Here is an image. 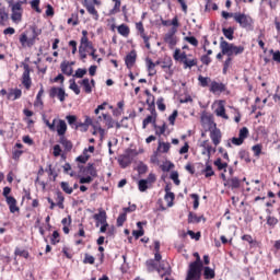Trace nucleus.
Segmentation results:
<instances>
[{"label":"nucleus","instance_id":"obj_1","mask_svg":"<svg viewBox=\"0 0 280 280\" xmlns=\"http://www.w3.org/2000/svg\"><path fill=\"white\" fill-rule=\"evenodd\" d=\"M220 49L223 56H240V54H244V46H235V44L224 40V37H221Z\"/></svg>","mask_w":280,"mask_h":280},{"label":"nucleus","instance_id":"obj_2","mask_svg":"<svg viewBox=\"0 0 280 280\" xmlns=\"http://www.w3.org/2000/svg\"><path fill=\"white\" fill-rule=\"evenodd\" d=\"M233 19L243 30L253 31V23L255 22L253 21V18H250V15H246L245 13H234Z\"/></svg>","mask_w":280,"mask_h":280},{"label":"nucleus","instance_id":"obj_3","mask_svg":"<svg viewBox=\"0 0 280 280\" xmlns=\"http://www.w3.org/2000/svg\"><path fill=\"white\" fill-rule=\"evenodd\" d=\"M11 191H12V188L5 186L3 188L2 196L7 200V205L9 206L10 213H16V211H20V208L16 206V199L10 196Z\"/></svg>","mask_w":280,"mask_h":280},{"label":"nucleus","instance_id":"obj_4","mask_svg":"<svg viewBox=\"0 0 280 280\" xmlns=\"http://www.w3.org/2000/svg\"><path fill=\"white\" fill-rule=\"evenodd\" d=\"M202 268H203V265H200L197 262H190L188 266L187 276L195 280H200L202 277Z\"/></svg>","mask_w":280,"mask_h":280},{"label":"nucleus","instance_id":"obj_5","mask_svg":"<svg viewBox=\"0 0 280 280\" xmlns=\"http://www.w3.org/2000/svg\"><path fill=\"white\" fill-rule=\"evenodd\" d=\"M133 156H137V152H135V150H132V149H128L126 151V154L121 155L118 159V163H119L120 167H122V170H126V167L131 165Z\"/></svg>","mask_w":280,"mask_h":280},{"label":"nucleus","instance_id":"obj_6","mask_svg":"<svg viewBox=\"0 0 280 280\" xmlns=\"http://www.w3.org/2000/svg\"><path fill=\"white\" fill-rule=\"evenodd\" d=\"M156 272L160 275L161 278L163 277H172V267L170 262L162 260L158 265Z\"/></svg>","mask_w":280,"mask_h":280},{"label":"nucleus","instance_id":"obj_7","mask_svg":"<svg viewBox=\"0 0 280 280\" xmlns=\"http://www.w3.org/2000/svg\"><path fill=\"white\" fill-rule=\"evenodd\" d=\"M69 94L65 92V88H56L52 86L49 91V97H58L59 102H65L66 97H68Z\"/></svg>","mask_w":280,"mask_h":280},{"label":"nucleus","instance_id":"obj_8","mask_svg":"<svg viewBox=\"0 0 280 280\" xmlns=\"http://www.w3.org/2000/svg\"><path fill=\"white\" fill-rule=\"evenodd\" d=\"M30 65L24 63V72L22 74V84L25 89L30 90L32 88V78L30 77Z\"/></svg>","mask_w":280,"mask_h":280},{"label":"nucleus","instance_id":"obj_9","mask_svg":"<svg viewBox=\"0 0 280 280\" xmlns=\"http://www.w3.org/2000/svg\"><path fill=\"white\" fill-rule=\"evenodd\" d=\"M80 172H83V174H90L92 178H97V168H95V164L89 163L86 167L79 166Z\"/></svg>","mask_w":280,"mask_h":280},{"label":"nucleus","instance_id":"obj_10","mask_svg":"<svg viewBox=\"0 0 280 280\" xmlns=\"http://www.w3.org/2000/svg\"><path fill=\"white\" fill-rule=\"evenodd\" d=\"M201 124L203 127L207 126L208 130H211L213 126L215 127V122H213V116L208 115L205 112L201 114Z\"/></svg>","mask_w":280,"mask_h":280},{"label":"nucleus","instance_id":"obj_11","mask_svg":"<svg viewBox=\"0 0 280 280\" xmlns=\"http://www.w3.org/2000/svg\"><path fill=\"white\" fill-rule=\"evenodd\" d=\"M135 62H137V51L131 50L126 57H125V65L127 69H131L135 67Z\"/></svg>","mask_w":280,"mask_h":280},{"label":"nucleus","instance_id":"obj_12","mask_svg":"<svg viewBox=\"0 0 280 280\" xmlns=\"http://www.w3.org/2000/svg\"><path fill=\"white\" fill-rule=\"evenodd\" d=\"M20 43H21L22 47H25V45L28 47H34V45H36V39H35V37L27 38V35L25 33H23L20 36Z\"/></svg>","mask_w":280,"mask_h":280},{"label":"nucleus","instance_id":"obj_13","mask_svg":"<svg viewBox=\"0 0 280 280\" xmlns=\"http://www.w3.org/2000/svg\"><path fill=\"white\" fill-rule=\"evenodd\" d=\"M202 221L207 222V219L205 218V215L198 217L196 213L189 212L188 224H200V222H202Z\"/></svg>","mask_w":280,"mask_h":280},{"label":"nucleus","instance_id":"obj_14","mask_svg":"<svg viewBox=\"0 0 280 280\" xmlns=\"http://www.w3.org/2000/svg\"><path fill=\"white\" fill-rule=\"evenodd\" d=\"M93 219L96 221V226H100V224H106L107 223L106 211L101 210L98 213L93 215Z\"/></svg>","mask_w":280,"mask_h":280},{"label":"nucleus","instance_id":"obj_15","mask_svg":"<svg viewBox=\"0 0 280 280\" xmlns=\"http://www.w3.org/2000/svg\"><path fill=\"white\" fill-rule=\"evenodd\" d=\"M210 91L211 93H224V91H226V85H224V83H218L215 81H212Z\"/></svg>","mask_w":280,"mask_h":280},{"label":"nucleus","instance_id":"obj_16","mask_svg":"<svg viewBox=\"0 0 280 280\" xmlns=\"http://www.w3.org/2000/svg\"><path fill=\"white\" fill-rule=\"evenodd\" d=\"M242 184V180L237 177H232L226 180L224 184L225 187H230V189H240V185Z\"/></svg>","mask_w":280,"mask_h":280},{"label":"nucleus","instance_id":"obj_17","mask_svg":"<svg viewBox=\"0 0 280 280\" xmlns=\"http://www.w3.org/2000/svg\"><path fill=\"white\" fill-rule=\"evenodd\" d=\"M210 139L214 145H220V141L222 139V132H220V129H214L210 132Z\"/></svg>","mask_w":280,"mask_h":280},{"label":"nucleus","instance_id":"obj_18","mask_svg":"<svg viewBox=\"0 0 280 280\" xmlns=\"http://www.w3.org/2000/svg\"><path fill=\"white\" fill-rule=\"evenodd\" d=\"M59 143L63 147L66 153L73 150V142H71L65 136L59 138Z\"/></svg>","mask_w":280,"mask_h":280},{"label":"nucleus","instance_id":"obj_19","mask_svg":"<svg viewBox=\"0 0 280 280\" xmlns=\"http://www.w3.org/2000/svg\"><path fill=\"white\" fill-rule=\"evenodd\" d=\"M173 58L177 62H185V60H187V52L185 51L180 52V49L176 48L174 51Z\"/></svg>","mask_w":280,"mask_h":280},{"label":"nucleus","instance_id":"obj_20","mask_svg":"<svg viewBox=\"0 0 280 280\" xmlns=\"http://www.w3.org/2000/svg\"><path fill=\"white\" fill-rule=\"evenodd\" d=\"M56 130L59 137H65L67 132V122L62 119H59Z\"/></svg>","mask_w":280,"mask_h":280},{"label":"nucleus","instance_id":"obj_21","mask_svg":"<svg viewBox=\"0 0 280 280\" xmlns=\"http://www.w3.org/2000/svg\"><path fill=\"white\" fill-rule=\"evenodd\" d=\"M60 69L65 75H73V68L69 66V61L61 62Z\"/></svg>","mask_w":280,"mask_h":280},{"label":"nucleus","instance_id":"obj_22","mask_svg":"<svg viewBox=\"0 0 280 280\" xmlns=\"http://www.w3.org/2000/svg\"><path fill=\"white\" fill-rule=\"evenodd\" d=\"M79 84L83 86V91L88 94L93 93V88L91 86V81L89 78L83 79L82 81H79Z\"/></svg>","mask_w":280,"mask_h":280},{"label":"nucleus","instance_id":"obj_23","mask_svg":"<svg viewBox=\"0 0 280 280\" xmlns=\"http://www.w3.org/2000/svg\"><path fill=\"white\" fill-rule=\"evenodd\" d=\"M21 95H23V92L20 89H14L9 92L8 100L14 102L15 100L21 98Z\"/></svg>","mask_w":280,"mask_h":280},{"label":"nucleus","instance_id":"obj_24","mask_svg":"<svg viewBox=\"0 0 280 280\" xmlns=\"http://www.w3.org/2000/svg\"><path fill=\"white\" fill-rule=\"evenodd\" d=\"M203 277L206 280L215 279V270L211 269V267H203Z\"/></svg>","mask_w":280,"mask_h":280},{"label":"nucleus","instance_id":"obj_25","mask_svg":"<svg viewBox=\"0 0 280 280\" xmlns=\"http://www.w3.org/2000/svg\"><path fill=\"white\" fill-rule=\"evenodd\" d=\"M147 270L148 272H154V270H158L159 264L154 259H148L145 261Z\"/></svg>","mask_w":280,"mask_h":280},{"label":"nucleus","instance_id":"obj_26","mask_svg":"<svg viewBox=\"0 0 280 280\" xmlns=\"http://www.w3.org/2000/svg\"><path fill=\"white\" fill-rule=\"evenodd\" d=\"M223 35L225 36V38H228V40H233V38H235L233 35L235 34V28L233 27H223L222 28Z\"/></svg>","mask_w":280,"mask_h":280},{"label":"nucleus","instance_id":"obj_27","mask_svg":"<svg viewBox=\"0 0 280 280\" xmlns=\"http://www.w3.org/2000/svg\"><path fill=\"white\" fill-rule=\"evenodd\" d=\"M148 110H150L153 118V124H156V105L154 102V96H152L151 104H149Z\"/></svg>","mask_w":280,"mask_h":280},{"label":"nucleus","instance_id":"obj_28","mask_svg":"<svg viewBox=\"0 0 280 280\" xmlns=\"http://www.w3.org/2000/svg\"><path fill=\"white\" fill-rule=\"evenodd\" d=\"M206 178H211V176H215V172H213V167L209 162L206 163V168L202 171Z\"/></svg>","mask_w":280,"mask_h":280},{"label":"nucleus","instance_id":"obj_29","mask_svg":"<svg viewBox=\"0 0 280 280\" xmlns=\"http://www.w3.org/2000/svg\"><path fill=\"white\" fill-rule=\"evenodd\" d=\"M56 196H57V207H59V209H65V196L62 195V191L57 190L56 191Z\"/></svg>","mask_w":280,"mask_h":280},{"label":"nucleus","instance_id":"obj_30","mask_svg":"<svg viewBox=\"0 0 280 280\" xmlns=\"http://www.w3.org/2000/svg\"><path fill=\"white\" fill-rule=\"evenodd\" d=\"M183 65H184V69H191V67L198 66V59L197 58H194V59L187 58V60H184Z\"/></svg>","mask_w":280,"mask_h":280},{"label":"nucleus","instance_id":"obj_31","mask_svg":"<svg viewBox=\"0 0 280 280\" xmlns=\"http://www.w3.org/2000/svg\"><path fill=\"white\" fill-rule=\"evenodd\" d=\"M214 165L218 167L219 172H222V170L226 172V167H229V163H222V159L220 158L214 161Z\"/></svg>","mask_w":280,"mask_h":280},{"label":"nucleus","instance_id":"obj_32","mask_svg":"<svg viewBox=\"0 0 280 280\" xmlns=\"http://www.w3.org/2000/svg\"><path fill=\"white\" fill-rule=\"evenodd\" d=\"M149 188H150V184L148 183V180L140 179L138 182V189H139V191H141V192L148 191Z\"/></svg>","mask_w":280,"mask_h":280},{"label":"nucleus","instance_id":"obj_33","mask_svg":"<svg viewBox=\"0 0 280 280\" xmlns=\"http://www.w3.org/2000/svg\"><path fill=\"white\" fill-rule=\"evenodd\" d=\"M118 34L120 36H128L130 34V28L126 24H121L118 26Z\"/></svg>","mask_w":280,"mask_h":280},{"label":"nucleus","instance_id":"obj_34","mask_svg":"<svg viewBox=\"0 0 280 280\" xmlns=\"http://www.w3.org/2000/svg\"><path fill=\"white\" fill-rule=\"evenodd\" d=\"M70 86L69 89L75 93V95H80V86H78V83H75V79L69 80Z\"/></svg>","mask_w":280,"mask_h":280},{"label":"nucleus","instance_id":"obj_35","mask_svg":"<svg viewBox=\"0 0 280 280\" xmlns=\"http://www.w3.org/2000/svg\"><path fill=\"white\" fill-rule=\"evenodd\" d=\"M147 62H148V71H149V75H156V70L154 69V62L152 61V59L147 58Z\"/></svg>","mask_w":280,"mask_h":280},{"label":"nucleus","instance_id":"obj_36","mask_svg":"<svg viewBox=\"0 0 280 280\" xmlns=\"http://www.w3.org/2000/svg\"><path fill=\"white\" fill-rule=\"evenodd\" d=\"M215 113L218 117H222L223 119H229V116L226 115V109L223 107V105H220L217 109Z\"/></svg>","mask_w":280,"mask_h":280},{"label":"nucleus","instance_id":"obj_37","mask_svg":"<svg viewBox=\"0 0 280 280\" xmlns=\"http://www.w3.org/2000/svg\"><path fill=\"white\" fill-rule=\"evenodd\" d=\"M103 119L106 121L107 128H114L115 127V120H113V117L108 114H103Z\"/></svg>","mask_w":280,"mask_h":280},{"label":"nucleus","instance_id":"obj_38","mask_svg":"<svg viewBox=\"0 0 280 280\" xmlns=\"http://www.w3.org/2000/svg\"><path fill=\"white\" fill-rule=\"evenodd\" d=\"M154 128L156 130L155 135L161 137V135H165V130H167V125L165 122L162 126H156V124H154Z\"/></svg>","mask_w":280,"mask_h":280},{"label":"nucleus","instance_id":"obj_39","mask_svg":"<svg viewBox=\"0 0 280 280\" xmlns=\"http://www.w3.org/2000/svg\"><path fill=\"white\" fill-rule=\"evenodd\" d=\"M60 187H61L62 191H65V194H68V195L73 194V188H71V187L69 186V183H68V182H61V183H60Z\"/></svg>","mask_w":280,"mask_h":280},{"label":"nucleus","instance_id":"obj_40","mask_svg":"<svg viewBox=\"0 0 280 280\" xmlns=\"http://www.w3.org/2000/svg\"><path fill=\"white\" fill-rule=\"evenodd\" d=\"M174 198H176V196L174 195V192H166L164 196V200H167V207H173L174 206ZM171 200V201H170Z\"/></svg>","mask_w":280,"mask_h":280},{"label":"nucleus","instance_id":"obj_41","mask_svg":"<svg viewBox=\"0 0 280 280\" xmlns=\"http://www.w3.org/2000/svg\"><path fill=\"white\" fill-rule=\"evenodd\" d=\"M137 172L140 175L147 174L148 173V165H145L143 162H139L137 166Z\"/></svg>","mask_w":280,"mask_h":280},{"label":"nucleus","instance_id":"obj_42","mask_svg":"<svg viewBox=\"0 0 280 280\" xmlns=\"http://www.w3.org/2000/svg\"><path fill=\"white\" fill-rule=\"evenodd\" d=\"M66 119L69 126H71L72 128H75V124H78V117L75 115H68Z\"/></svg>","mask_w":280,"mask_h":280},{"label":"nucleus","instance_id":"obj_43","mask_svg":"<svg viewBox=\"0 0 280 280\" xmlns=\"http://www.w3.org/2000/svg\"><path fill=\"white\" fill-rule=\"evenodd\" d=\"M198 80H199L200 86L202 88L209 86V82H211V79L209 77L199 75Z\"/></svg>","mask_w":280,"mask_h":280},{"label":"nucleus","instance_id":"obj_44","mask_svg":"<svg viewBox=\"0 0 280 280\" xmlns=\"http://www.w3.org/2000/svg\"><path fill=\"white\" fill-rule=\"evenodd\" d=\"M50 242L54 246H56V244H60V233H58V231L52 232V236L50 238Z\"/></svg>","mask_w":280,"mask_h":280},{"label":"nucleus","instance_id":"obj_45","mask_svg":"<svg viewBox=\"0 0 280 280\" xmlns=\"http://www.w3.org/2000/svg\"><path fill=\"white\" fill-rule=\"evenodd\" d=\"M43 93H45V90H44L43 86H42L40 90H39L38 93H37L36 102H35V104H34V106H38V104H39L40 106H43V98H40V97H43Z\"/></svg>","mask_w":280,"mask_h":280},{"label":"nucleus","instance_id":"obj_46","mask_svg":"<svg viewBox=\"0 0 280 280\" xmlns=\"http://www.w3.org/2000/svg\"><path fill=\"white\" fill-rule=\"evenodd\" d=\"M38 5H40V0H32V1H31V8H32L33 10H35V12H37L38 14H40V12H43V11L40 10V7H38Z\"/></svg>","mask_w":280,"mask_h":280},{"label":"nucleus","instance_id":"obj_47","mask_svg":"<svg viewBox=\"0 0 280 280\" xmlns=\"http://www.w3.org/2000/svg\"><path fill=\"white\" fill-rule=\"evenodd\" d=\"M238 137L242 141H244L245 139H248V128L246 127L241 128L238 132Z\"/></svg>","mask_w":280,"mask_h":280},{"label":"nucleus","instance_id":"obj_48","mask_svg":"<svg viewBox=\"0 0 280 280\" xmlns=\"http://www.w3.org/2000/svg\"><path fill=\"white\" fill-rule=\"evenodd\" d=\"M240 159L243 161H246V163H250V156L248 155V151L246 150H241L238 153Z\"/></svg>","mask_w":280,"mask_h":280},{"label":"nucleus","instance_id":"obj_49","mask_svg":"<svg viewBox=\"0 0 280 280\" xmlns=\"http://www.w3.org/2000/svg\"><path fill=\"white\" fill-rule=\"evenodd\" d=\"M86 11L89 12V14H92L93 16H95V21H97L100 19V14L97 13L95 5L92 4V5L88 7Z\"/></svg>","mask_w":280,"mask_h":280},{"label":"nucleus","instance_id":"obj_50","mask_svg":"<svg viewBox=\"0 0 280 280\" xmlns=\"http://www.w3.org/2000/svg\"><path fill=\"white\" fill-rule=\"evenodd\" d=\"M31 30L33 32L32 37L38 40V37L43 34V30H40L36 26H31Z\"/></svg>","mask_w":280,"mask_h":280},{"label":"nucleus","instance_id":"obj_51","mask_svg":"<svg viewBox=\"0 0 280 280\" xmlns=\"http://www.w3.org/2000/svg\"><path fill=\"white\" fill-rule=\"evenodd\" d=\"M170 148H172L170 142H160L159 143V149H161L164 154L170 152Z\"/></svg>","mask_w":280,"mask_h":280},{"label":"nucleus","instance_id":"obj_52","mask_svg":"<svg viewBox=\"0 0 280 280\" xmlns=\"http://www.w3.org/2000/svg\"><path fill=\"white\" fill-rule=\"evenodd\" d=\"M184 40L192 45V47H198V39L195 36H186Z\"/></svg>","mask_w":280,"mask_h":280},{"label":"nucleus","instance_id":"obj_53","mask_svg":"<svg viewBox=\"0 0 280 280\" xmlns=\"http://www.w3.org/2000/svg\"><path fill=\"white\" fill-rule=\"evenodd\" d=\"M190 198H192L194 200V209H198V207H200V197L198 196V194H191Z\"/></svg>","mask_w":280,"mask_h":280},{"label":"nucleus","instance_id":"obj_54","mask_svg":"<svg viewBox=\"0 0 280 280\" xmlns=\"http://www.w3.org/2000/svg\"><path fill=\"white\" fill-rule=\"evenodd\" d=\"M126 220H127L126 212L120 213L117 218V226H124V222H126Z\"/></svg>","mask_w":280,"mask_h":280},{"label":"nucleus","instance_id":"obj_55","mask_svg":"<svg viewBox=\"0 0 280 280\" xmlns=\"http://www.w3.org/2000/svg\"><path fill=\"white\" fill-rule=\"evenodd\" d=\"M15 255H18L19 257H24V259H27L30 257V253L25 249H15Z\"/></svg>","mask_w":280,"mask_h":280},{"label":"nucleus","instance_id":"obj_56","mask_svg":"<svg viewBox=\"0 0 280 280\" xmlns=\"http://www.w3.org/2000/svg\"><path fill=\"white\" fill-rule=\"evenodd\" d=\"M171 180L174 182L175 185H180V179L178 178V173L173 171L170 176Z\"/></svg>","mask_w":280,"mask_h":280},{"label":"nucleus","instance_id":"obj_57","mask_svg":"<svg viewBox=\"0 0 280 280\" xmlns=\"http://www.w3.org/2000/svg\"><path fill=\"white\" fill-rule=\"evenodd\" d=\"M160 167L162 172H170V170H174V163L166 162L165 164H162Z\"/></svg>","mask_w":280,"mask_h":280},{"label":"nucleus","instance_id":"obj_58","mask_svg":"<svg viewBox=\"0 0 280 280\" xmlns=\"http://www.w3.org/2000/svg\"><path fill=\"white\" fill-rule=\"evenodd\" d=\"M8 21V12H5V9H0V25H3Z\"/></svg>","mask_w":280,"mask_h":280},{"label":"nucleus","instance_id":"obj_59","mask_svg":"<svg viewBox=\"0 0 280 280\" xmlns=\"http://www.w3.org/2000/svg\"><path fill=\"white\" fill-rule=\"evenodd\" d=\"M85 73H86V68L84 69L79 68L75 70L73 78H84Z\"/></svg>","mask_w":280,"mask_h":280},{"label":"nucleus","instance_id":"obj_60","mask_svg":"<svg viewBox=\"0 0 280 280\" xmlns=\"http://www.w3.org/2000/svg\"><path fill=\"white\" fill-rule=\"evenodd\" d=\"M164 43H167L170 47H176V37H164Z\"/></svg>","mask_w":280,"mask_h":280},{"label":"nucleus","instance_id":"obj_61","mask_svg":"<svg viewBox=\"0 0 280 280\" xmlns=\"http://www.w3.org/2000/svg\"><path fill=\"white\" fill-rule=\"evenodd\" d=\"M187 235H189L191 237V240H196V242H198L200 240V232L195 233L191 230L187 231Z\"/></svg>","mask_w":280,"mask_h":280},{"label":"nucleus","instance_id":"obj_62","mask_svg":"<svg viewBox=\"0 0 280 280\" xmlns=\"http://www.w3.org/2000/svg\"><path fill=\"white\" fill-rule=\"evenodd\" d=\"M52 154L54 156L58 158L62 154V149L60 148V144H55L52 148Z\"/></svg>","mask_w":280,"mask_h":280},{"label":"nucleus","instance_id":"obj_63","mask_svg":"<svg viewBox=\"0 0 280 280\" xmlns=\"http://www.w3.org/2000/svg\"><path fill=\"white\" fill-rule=\"evenodd\" d=\"M83 264H91V265L95 264V257H93L92 255L85 254Z\"/></svg>","mask_w":280,"mask_h":280},{"label":"nucleus","instance_id":"obj_64","mask_svg":"<svg viewBox=\"0 0 280 280\" xmlns=\"http://www.w3.org/2000/svg\"><path fill=\"white\" fill-rule=\"evenodd\" d=\"M163 102H165V100L163 97L158 98L156 104H158V108L159 110H161L162 113L165 112L166 106L163 104Z\"/></svg>","mask_w":280,"mask_h":280}]
</instances>
